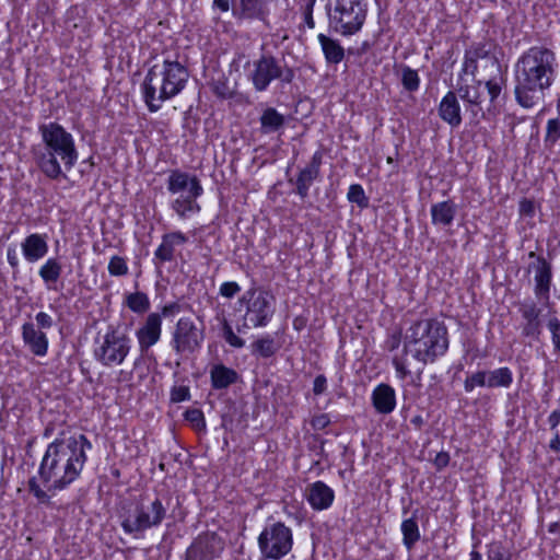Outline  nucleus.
Instances as JSON below:
<instances>
[{
    "label": "nucleus",
    "instance_id": "nucleus-1",
    "mask_svg": "<svg viewBox=\"0 0 560 560\" xmlns=\"http://www.w3.org/2000/svg\"><path fill=\"white\" fill-rule=\"evenodd\" d=\"M448 335L445 325L433 318L412 323L401 334H392L385 347L392 355L396 377L405 382L411 377L413 362L420 375L425 365L434 363L448 349Z\"/></svg>",
    "mask_w": 560,
    "mask_h": 560
},
{
    "label": "nucleus",
    "instance_id": "nucleus-2",
    "mask_svg": "<svg viewBox=\"0 0 560 560\" xmlns=\"http://www.w3.org/2000/svg\"><path fill=\"white\" fill-rule=\"evenodd\" d=\"M91 442L83 435L56 439L48 444L38 468L42 488L35 479L30 481V491L42 504H48L52 495L65 490L81 475L88 459Z\"/></svg>",
    "mask_w": 560,
    "mask_h": 560
},
{
    "label": "nucleus",
    "instance_id": "nucleus-3",
    "mask_svg": "<svg viewBox=\"0 0 560 560\" xmlns=\"http://www.w3.org/2000/svg\"><path fill=\"white\" fill-rule=\"evenodd\" d=\"M515 97L524 108L539 104L552 85L557 73L555 54L544 47H532L515 63Z\"/></svg>",
    "mask_w": 560,
    "mask_h": 560
},
{
    "label": "nucleus",
    "instance_id": "nucleus-4",
    "mask_svg": "<svg viewBox=\"0 0 560 560\" xmlns=\"http://www.w3.org/2000/svg\"><path fill=\"white\" fill-rule=\"evenodd\" d=\"M43 148L35 151V160L39 170L49 178L61 176L63 164L70 171L79 159L73 136L61 125L49 122L39 126Z\"/></svg>",
    "mask_w": 560,
    "mask_h": 560
},
{
    "label": "nucleus",
    "instance_id": "nucleus-5",
    "mask_svg": "<svg viewBox=\"0 0 560 560\" xmlns=\"http://www.w3.org/2000/svg\"><path fill=\"white\" fill-rule=\"evenodd\" d=\"M189 72L176 60L165 59L153 65L142 84L141 92L149 110L158 112L162 104L179 94L186 86Z\"/></svg>",
    "mask_w": 560,
    "mask_h": 560
},
{
    "label": "nucleus",
    "instance_id": "nucleus-6",
    "mask_svg": "<svg viewBox=\"0 0 560 560\" xmlns=\"http://www.w3.org/2000/svg\"><path fill=\"white\" fill-rule=\"evenodd\" d=\"M368 7L363 0H328L329 28L342 36L359 33L366 19Z\"/></svg>",
    "mask_w": 560,
    "mask_h": 560
},
{
    "label": "nucleus",
    "instance_id": "nucleus-7",
    "mask_svg": "<svg viewBox=\"0 0 560 560\" xmlns=\"http://www.w3.org/2000/svg\"><path fill=\"white\" fill-rule=\"evenodd\" d=\"M132 347L131 338L122 330L108 328L94 341V359L106 368L121 365Z\"/></svg>",
    "mask_w": 560,
    "mask_h": 560
},
{
    "label": "nucleus",
    "instance_id": "nucleus-8",
    "mask_svg": "<svg viewBox=\"0 0 560 560\" xmlns=\"http://www.w3.org/2000/svg\"><path fill=\"white\" fill-rule=\"evenodd\" d=\"M257 542L265 560H280L292 550L293 533L284 523L273 522L265 525Z\"/></svg>",
    "mask_w": 560,
    "mask_h": 560
},
{
    "label": "nucleus",
    "instance_id": "nucleus-9",
    "mask_svg": "<svg viewBox=\"0 0 560 560\" xmlns=\"http://www.w3.org/2000/svg\"><path fill=\"white\" fill-rule=\"evenodd\" d=\"M165 516L166 508L160 499L155 498L152 501L137 505L133 512L121 521V527L126 534L138 538L145 530L159 527Z\"/></svg>",
    "mask_w": 560,
    "mask_h": 560
},
{
    "label": "nucleus",
    "instance_id": "nucleus-10",
    "mask_svg": "<svg viewBox=\"0 0 560 560\" xmlns=\"http://www.w3.org/2000/svg\"><path fill=\"white\" fill-rule=\"evenodd\" d=\"M476 69V58L471 56L470 51L466 52L463 63V73L458 77L457 93L465 104L470 107L475 116L481 112V103L483 101L482 83L475 78Z\"/></svg>",
    "mask_w": 560,
    "mask_h": 560
},
{
    "label": "nucleus",
    "instance_id": "nucleus-11",
    "mask_svg": "<svg viewBox=\"0 0 560 560\" xmlns=\"http://www.w3.org/2000/svg\"><path fill=\"white\" fill-rule=\"evenodd\" d=\"M246 302V313L243 328L265 327L271 319L275 312V299L267 292L253 291L243 296Z\"/></svg>",
    "mask_w": 560,
    "mask_h": 560
},
{
    "label": "nucleus",
    "instance_id": "nucleus-12",
    "mask_svg": "<svg viewBox=\"0 0 560 560\" xmlns=\"http://www.w3.org/2000/svg\"><path fill=\"white\" fill-rule=\"evenodd\" d=\"M203 329L190 317H180L172 331L171 347L180 355L194 353L203 342Z\"/></svg>",
    "mask_w": 560,
    "mask_h": 560
},
{
    "label": "nucleus",
    "instance_id": "nucleus-13",
    "mask_svg": "<svg viewBox=\"0 0 560 560\" xmlns=\"http://www.w3.org/2000/svg\"><path fill=\"white\" fill-rule=\"evenodd\" d=\"M225 548L224 539L214 532L200 533L187 547L184 560H215Z\"/></svg>",
    "mask_w": 560,
    "mask_h": 560
},
{
    "label": "nucleus",
    "instance_id": "nucleus-14",
    "mask_svg": "<svg viewBox=\"0 0 560 560\" xmlns=\"http://www.w3.org/2000/svg\"><path fill=\"white\" fill-rule=\"evenodd\" d=\"M188 237L180 231L166 233L162 236L160 245L153 254L152 261L159 272L164 262L172 261L180 255L182 247L187 243Z\"/></svg>",
    "mask_w": 560,
    "mask_h": 560
},
{
    "label": "nucleus",
    "instance_id": "nucleus-15",
    "mask_svg": "<svg viewBox=\"0 0 560 560\" xmlns=\"http://www.w3.org/2000/svg\"><path fill=\"white\" fill-rule=\"evenodd\" d=\"M163 317L159 313H150L143 324L136 330L135 336L139 350L144 353L156 345L162 336Z\"/></svg>",
    "mask_w": 560,
    "mask_h": 560
},
{
    "label": "nucleus",
    "instance_id": "nucleus-16",
    "mask_svg": "<svg viewBox=\"0 0 560 560\" xmlns=\"http://www.w3.org/2000/svg\"><path fill=\"white\" fill-rule=\"evenodd\" d=\"M281 77V69L272 57H261L255 62L252 75L253 84L258 91H264L277 78Z\"/></svg>",
    "mask_w": 560,
    "mask_h": 560
},
{
    "label": "nucleus",
    "instance_id": "nucleus-17",
    "mask_svg": "<svg viewBox=\"0 0 560 560\" xmlns=\"http://www.w3.org/2000/svg\"><path fill=\"white\" fill-rule=\"evenodd\" d=\"M167 189L173 195L187 191V195H192V197H200L203 192V188L196 176L177 170L171 172L167 179Z\"/></svg>",
    "mask_w": 560,
    "mask_h": 560
},
{
    "label": "nucleus",
    "instance_id": "nucleus-18",
    "mask_svg": "<svg viewBox=\"0 0 560 560\" xmlns=\"http://www.w3.org/2000/svg\"><path fill=\"white\" fill-rule=\"evenodd\" d=\"M48 249V236L46 234L32 233L21 243L22 255L31 264L43 259L47 255Z\"/></svg>",
    "mask_w": 560,
    "mask_h": 560
},
{
    "label": "nucleus",
    "instance_id": "nucleus-19",
    "mask_svg": "<svg viewBox=\"0 0 560 560\" xmlns=\"http://www.w3.org/2000/svg\"><path fill=\"white\" fill-rule=\"evenodd\" d=\"M334 499V490L323 481H315L307 487L306 500L313 510H327L331 506Z\"/></svg>",
    "mask_w": 560,
    "mask_h": 560
},
{
    "label": "nucleus",
    "instance_id": "nucleus-20",
    "mask_svg": "<svg viewBox=\"0 0 560 560\" xmlns=\"http://www.w3.org/2000/svg\"><path fill=\"white\" fill-rule=\"evenodd\" d=\"M22 338L28 349L37 357H45L48 352V338L44 331L36 328L33 323L22 325Z\"/></svg>",
    "mask_w": 560,
    "mask_h": 560
},
{
    "label": "nucleus",
    "instance_id": "nucleus-21",
    "mask_svg": "<svg viewBox=\"0 0 560 560\" xmlns=\"http://www.w3.org/2000/svg\"><path fill=\"white\" fill-rule=\"evenodd\" d=\"M232 4L235 16L254 18L260 12V0H213V7L221 12H228Z\"/></svg>",
    "mask_w": 560,
    "mask_h": 560
},
{
    "label": "nucleus",
    "instance_id": "nucleus-22",
    "mask_svg": "<svg viewBox=\"0 0 560 560\" xmlns=\"http://www.w3.org/2000/svg\"><path fill=\"white\" fill-rule=\"evenodd\" d=\"M372 404L377 412L388 415L396 408V393L388 384H378L371 395Z\"/></svg>",
    "mask_w": 560,
    "mask_h": 560
},
{
    "label": "nucleus",
    "instance_id": "nucleus-23",
    "mask_svg": "<svg viewBox=\"0 0 560 560\" xmlns=\"http://www.w3.org/2000/svg\"><path fill=\"white\" fill-rule=\"evenodd\" d=\"M439 116L453 128L462 124L460 105L454 92L450 91L442 97Z\"/></svg>",
    "mask_w": 560,
    "mask_h": 560
},
{
    "label": "nucleus",
    "instance_id": "nucleus-24",
    "mask_svg": "<svg viewBox=\"0 0 560 560\" xmlns=\"http://www.w3.org/2000/svg\"><path fill=\"white\" fill-rule=\"evenodd\" d=\"M197 198L192 197V195H180L171 202V208L179 220H188L200 212L201 208L197 202Z\"/></svg>",
    "mask_w": 560,
    "mask_h": 560
},
{
    "label": "nucleus",
    "instance_id": "nucleus-25",
    "mask_svg": "<svg viewBox=\"0 0 560 560\" xmlns=\"http://www.w3.org/2000/svg\"><path fill=\"white\" fill-rule=\"evenodd\" d=\"M325 59L328 63H340L345 58V49L339 40L330 38L323 33L317 35Z\"/></svg>",
    "mask_w": 560,
    "mask_h": 560
},
{
    "label": "nucleus",
    "instance_id": "nucleus-26",
    "mask_svg": "<svg viewBox=\"0 0 560 560\" xmlns=\"http://www.w3.org/2000/svg\"><path fill=\"white\" fill-rule=\"evenodd\" d=\"M61 272L62 265L55 257L48 258L38 270V275L48 290L56 289V283L59 280Z\"/></svg>",
    "mask_w": 560,
    "mask_h": 560
},
{
    "label": "nucleus",
    "instance_id": "nucleus-27",
    "mask_svg": "<svg viewBox=\"0 0 560 560\" xmlns=\"http://www.w3.org/2000/svg\"><path fill=\"white\" fill-rule=\"evenodd\" d=\"M319 174V161L316 155L313 159V163L303 168L296 179L298 194L304 198L307 196L310 187Z\"/></svg>",
    "mask_w": 560,
    "mask_h": 560
},
{
    "label": "nucleus",
    "instance_id": "nucleus-28",
    "mask_svg": "<svg viewBox=\"0 0 560 560\" xmlns=\"http://www.w3.org/2000/svg\"><path fill=\"white\" fill-rule=\"evenodd\" d=\"M535 293L539 300L549 298L551 270L546 262H540L535 270Z\"/></svg>",
    "mask_w": 560,
    "mask_h": 560
},
{
    "label": "nucleus",
    "instance_id": "nucleus-29",
    "mask_svg": "<svg viewBox=\"0 0 560 560\" xmlns=\"http://www.w3.org/2000/svg\"><path fill=\"white\" fill-rule=\"evenodd\" d=\"M210 378L213 388L222 389L235 383L237 373L223 364H215L210 371Z\"/></svg>",
    "mask_w": 560,
    "mask_h": 560
},
{
    "label": "nucleus",
    "instance_id": "nucleus-30",
    "mask_svg": "<svg viewBox=\"0 0 560 560\" xmlns=\"http://www.w3.org/2000/svg\"><path fill=\"white\" fill-rule=\"evenodd\" d=\"M456 214V207L451 201H441L431 207L432 223L435 225H450Z\"/></svg>",
    "mask_w": 560,
    "mask_h": 560
},
{
    "label": "nucleus",
    "instance_id": "nucleus-31",
    "mask_svg": "<svg viewBox=\"0 0 560 560\" xmlns=\"http://www.w3.org/2000/svg\"><path fill=\"white\" fill-rule=\"evenodd\" d=\"M402 534V542L405 547L410 550L415 544L420 539V532L415 518L404 520L400 526Z\"/></svg>",
    "mask_w": 560,
    "mask_h": 560
},
{
    "label": "nucleus",
    "instance_id": "nucleus-32",
    "mask_svg": "<svg viewBox=\"0 0 560 560\" xmlns=\"http://www.w3.org/2000/svg\"><path fill=\"white\" fill-rule=\"evenodd\" d=\"M488 387H509L513 382V374L509 368H499L487 372Z\"/></svg>",
    "mask_w": 560,
    "mask_h": 560
},
{
    "label": "nucleus",
    "instance_id": "nucleus-33",
    "mask_svg": "<svg viewBox=\"0 0 560 560\" xmlns=\"http://www.w3.org/2000/svg\"><path fill=\"white\" fill-rule=\"evenodd\" d=\"M284 122V118L275 108L266 109L261 117L260 124L264 132H273L278 130Z\"/></svg>",
    "mask_w": 560,
    "mask_h": 560
},
{
    "label": "nucleus",
    "instance_id": "nucleus-34",
    "mask_svg": "<svg viewBox=\"0 0 560 560\" xmlns=\"http://www.w3.org/2000/svg\"><path fill=\"white\" fill-rule=\"evenodd\" d=\"M127 306L135 313L142 314L150 308L149 296L143 292L130 293L126 296Z\"/></svg>",
    "mask_w": 560,
    "mask_h": 560
},
{
    "label": "nucleus",
    "instance_id": "nucleus-35",
    "mask_svg": "<svg viewBox=\"0 0 560 560\" xmlns=\"http://www.w3.org/2000/svg\"><path fill=\"white\" fill-rule=\"evenodd\" d=\"M401 83L407 91H417L420 86V77L416 70L405 66L401 69Z\"/></svg>",
    "mask_w": 560,
    "mask_h": 560
},
{
    "label": "nucleus",
    "instance_id": "nucleus-36",
    "mask_svg": "<svg viewBox=\"0 0 560 560\" xmlns=\"http://www.w3.org/2000/svg\"><path fill=\"white\" fill-rule=\"evenodd\" d=\"M184 418L194 430L198 432L206 430L205 415L200 409H187L186 412L184 413Z\"/></svg>",
    "mask_w": 560,
    "mask_h": 560
},
{
    "label": "nucleus",
    "instance_id": "nucleus-37",
    "mask_svg": "<svg viewBox=\"0 0 560 560\" xmlns=\"http://www.w3.org/2000/svg\"><path fill=\"white\" fill-rule=\"evenodd\" d=\"M548 422L553 432L549 447L555 452H560V411H552L548 418Z\"/></svg>",
    "mask_w": 560,
    "mask_h": 560
},
{
    "label": "nucleus",
    "instance_id": "nucleus-38",
    "mask_svg": "<svg viewBox=\"0 0 560 560\" xmlns=\"http://www.w3.org/2000/svg\"><path fill=\"white\" fill-rule=\"evenodd\" d=\"M347 198L350 202L357 203L361 208L368 207L369 199L360 184L350 185Z\"/></svg>",
    "mask_w": 560,
    "mask_h": 560
},
{
    "label": "nucleus",
    "instance_id": "nucleus-39",
    "mask_svg": "<svg viewBox=\"0 0 560 560\" xmlns=\"http://www.w3.org/2000/svg\"><path fill=\"white\" fill-rule=\"evenodd\" d=\"M488 387L487 372L478 371L470 376H468L465 381L464 387L465 390L470 393L476 387Z\"/></svg>",
    "mask_w": 560,
    "mask_h": 560
},
{
    "label": "nucleus",
    "instance_id": "nucleus-40",
    "mask_svg": "<svg viewBox=\"0 0 560 560\" xmlns=\"http://www.w3.org/2000/svg\"><path fill=\"white\" fill-rule=\"evenodd\" d=\"M126 259L120 256H113L108 262V272L110 276L120 277L128 273Z\"/></svg>",
    "mask_w": 560,
    "mask_h": 560
},
{
    "label": "nucleus",
    "instance_id": "nucleus-41",
    "mask_svg": "<svg viewBox=\"0 0 560 560\" xmlns=\"http://www.w3.org/2000/svg\"><path fill=\"white\" fill-rule=\"evenodd\" d=\"M560 139V120L549 119L546 127V142L551 144L556 143Z\"/></svg>",
    "mask_w": 560,
    "mask_h": 560
},
{
    "label": "nucleus",
    "instance_id": "nucleus-42",
    "mask_svg": "<svg viewBox=\"0 0 560 560\" xmlns=\"http://www.w3.org/2000/svg\"><path fill=\"white\" fill-rule=\"evenodd\" d=\"M223 337L233 348H242L245 345L244 340L233 331V328L228 323L223 325Z\"/></svg>",
    "mask_w": 560,
    "mask_h": 560
},
{
    "label": "nucleus",
    "instance_id": "nucleus-43",
    "mask_svg": "<svg viewBox=\"0 0 560 560\" xmlns=\"http://www.w3.org/2000/svg\"><path fill=\"white\" fill-rule=\"evenodd\" d=\"M255 351L262 357H270L275 352L273 341L270 338L259 339L254 345Z\"/></svg>",
    "mask_w": 560,
    "mask_h": 560
},
{
    "label": "nucleus",
    "instance_id": "nucleus-44",
    "mask_svg": "<svg viewBox=\"0 0 560 560\" xmlns=\"http://www.w3.org/2000/svg\"><path fill=\"white\" fill-rule=\"evenodd\" d=\"M487 556L489 560H509L510 558L505 549L498 542L488 546Z\"/></svg>",
    "mask_w": 560,
    "mask_h": 560
},
{
    "label": "nucleus",
    "instance_id": "nucleus-45",
    "mask_svg": "<svg viewBox=\"0 0 560 560\" xmlns=\"http://www.w3.org/2000/svg\"><path fill=\"white\" fill-rule=\"evenodd\" d=\"M190 399V390L187 386H174L171 390V400L173 402H182Z\"/></svg>",
    "mask_w": 560,
    "mask_h": 560
},
{
    "label": "nucleus",
    "instance_id": "nucleus-46",
    "mask_svg": "<svg viewBox=\"0 0 560 560\" xmlns=\"http://www.w3.org/2000/svg\"><path fill=\"white\" fill-rule=\"evenodd\" d=\"M547 326L551 332L555 348L560 351V320L556 317L550 318Z\"/></svg>",
    "mask_w": 560,
    "mask_h": 560
},
{
    "label": "nucleus",
    "instance_id": "nucleus-47",
    "mask_svg": "<svg viewBox=\"0 0 560 560\" xmlns=\"http://www.w3.org/2000/svg\"><path fill=\"white\" fill-rule=\"evenodd\" d=\"M486 89L488 91L489 97L491 102H494L502 91V83L498 79H491L486 82Z\"/></svg>",
    "mask_w": 560,
    "mask_h": 560
},
{
    "label": "nucleus",
    "instance_id": "nucleus-48",
    "mask_svg": "<svg viewBox=\"0 0 560 560\" xmlns=\"http://www.w3.org/2000/svg\"><path fill=\"white\" fill-rule=\"evenodd\" d=\"M241 291V287L234 281L223 282L220 285V294L225 298H233Z\"/></svg>",
    "mask_w": 560,
    "mask_h": 560
},
{
    "label": "nucleus",
    "instance_id": "nucleus-49",
    "mask_svg": "<svg viewBox=\"0 0 560 560\" xmlns=\"http://www.w3.org/2000/svg\"><path fill=\"white\" fill-rule=\"evenodd\" d=\"M35 319H36L37 325L43 329H48V328L52 327V325H54L52 317L45 312L37 313L35 316Z\"/></svg>",
    "mask_w": 560,
    "mask_h": 560
},
{
    "label": "nucleus",
    "instance_id": "nucleus-50",
    "mask_svg": "<svg viewBox=\"0 0 560 560\" xmlns=\"http://www.w3.org/2000/svg\"><path fill=\"white\" fill-rule=\"evenodd\" d=\"M327 378L324 375H317L313 382V393L318 396L326 392Z\"/></svg>",
    "mask_w": 560,
    "mask_h": 560
},
{
    "label": "nucleus",
    "instance_id": "nucleus-51",
    "mask_svg": "<svg viewBox=\"0 0 560 560\" xmlns=\"http://www.w3.org/2000/svg\"><path fill=\"white\" fill-rule=\"evenodd\" d=\"M450 463V455L448 453L446 452H440L435 455L434 459H433V464L434 466L441 470L443 468H445Z\"/></svg>",
    "mask_w": 560,
    "mask_h": 560
},
{
    "label": "nucleus",
    "instance_id": "nucleus-52",
    "mask_svg": "<svg viewBox=\"0 0 560 560\" xmlns=\"http://www.w3.org/2000/svg\"><path fill=\"white\" fill-rule=\"evenodd\" d=\"M520 212L522 214L533 217L535 212V205L532 200L523 199L520 202Z\"/></svg>",
    "mask_w": 560,
    "mask_h": 560
},
{
    "label": "nucleus",
    "instance_id": "nucleus-53",
    "mask_svg": "<svg viewBox=\"0 0 560 560\" xmlns=\"http://www.w3.org/2000/svg\"><path fill=\"white\" fill-rule=\"evenodd\" d=\"M7 259L10 266L16 267L19 265V259L16 256V252L14 248H9L7 252Z\"/></svg>",
    "mask_w": 560,
    "mask_h": 560
},
{
    "label": "nucleus",
    "instance_id": "nucleus-54",
    "mask_svg": "<svg viewBox=\"0 0 560 560\" xmlns=\"http://www.w3.org/2000/svg\"><path fill=\"white\" fill-rule=\"evenodd\" d=\"M313 4H310L307 8V12L305 13V23L308 28L315 27V21L313 19Z\"/></svg>",
    "mask_w": 560,
    "mask_h": 560
},
{
    "label": "nucleus",
    "instance_id": "nucleus-55",
    "mask_svg": "<svg viewBox=\"0 0 560 560\" xmlns=\"http://www.w3.org/2000/svg\"><path fill=\"white\" fill-rule=\"evenodd\" d=\"M327 423L326 417L322 416L314 420L313 425L315 428H324Z\"/></svg>",
    "mask_w": 560,
    "mask_h": 560
},
{
    "label": "nucleus",
    "instance_id": "nucleus-56",
    "mask_svg": "<svg viewBox=\"0 0 560 560\" xmlns=\"http://www.w3.org/2000/svg\"><path fill=\"white\" fill-rule=\"evenodd\" d=\"M524 317L527 318V319H535L537 317L535 311L532 308V310H527V311H524L523 313Z\"/></svg>",
    "mask_w": 560,
    "mask_h": 560
},
{
    "label": "nucleus",
    "instance_id": "nucleus-57",
    "mask_svg": "<svg viewBox=\"0 0 560 560\" xmlns=\"http://www.w3.org/2000/svg\"><path fill=\"white\" fill-rule=\"evenodd\" d=\"M469 560H482V557L477 550L472 549L469 553Z\"/></svg>",
    "mask_w": 560,
    "mask_h": 560
},
{
    "label": "nucleus",
    "instance_id": "nucleus-58",
    "mask_svg": "<svg viewBox=\"0 0 560 560\" xmlns=\"http://www.w3.org/2000/svg\"><path fill=\"white\" fill-rule=\"evenodd\" d=\"M215 92L221 97H228L230 95V93H229V91H226V89L217 88Z\"/></svg>",
    "mask_w": 560,
    "mask_h": 560
},
{
    "label": "nucleus",
    "instance_id": "nucleus-59",
    "mask_svg": "<svg viewBox=\"0 0 560 560\" xmlns=\"http://www.w3.org/2000/svg\"><path fill=\"white\" fill-rule=\"evenodd\" d=\"M291 79H292V73H291V71H289V72L287 73V75L283 78V80H284V81H287V82H290V81H291Z\"/></svg>",
    "mask_w": 560,
    "mask_h": 560
}]
</instances>
